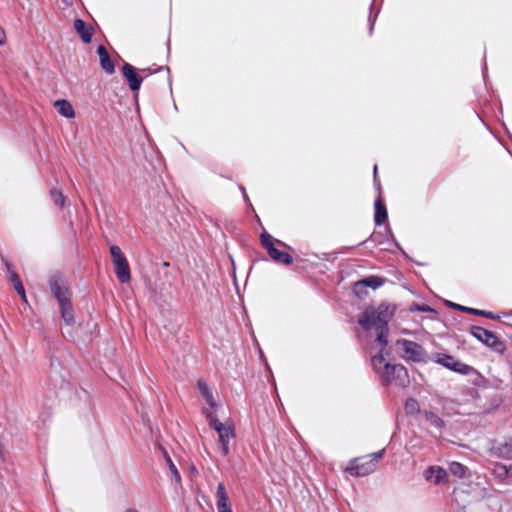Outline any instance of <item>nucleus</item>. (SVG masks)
Here are the masks:
<instances>
[{
	"instance_id": "1a4fd4ad",
	"label": "nucleus",
	"mask_w": 512,
	"mask_h": 512,
	"mask_svg": "<svg viewBox=\"0 0 512 512\" xmlns=\"http://www.w3.org/2000/svg\"><path fill=\"white\" fill-rule=\"evenodd\" d=\"M436 362L461 374H469L472 370L467 364L457 361L453 356L447 354H437Z\"/></svg>"
},
{
	"instance_id": "ddd939ff",
	"label": "nucleus",
	"mask_w": 512,
	"mask_h": 512,
	"mask_svg": "<svg viewBox=\"0 0 512 512\" xmlns=\"http://www.w3.org/2000/svg\"><path fill=\"white\" fill-rule=\"evenodd\" d=\"M383 283H384V280L382 278L377 277V276H370V277H367L363 280L356 282L354 284L353 290L356 295H360V288L370 287L373 289H377L380 286H382Z\"/></svg>"
},
{
	"instance_id": "dca6fc26",
	"label": "nucleus",
	"mask_w": 512,
	"mask_h": 512,
	"mask_svg": "<svg viewBox=\"0 0 512 512\" xmlns=\"http://www.w3.org/2000/svg\"><path fill=\"white\" fill-rule=\"evenodd\" d=\"M74 28L80 35L84 43H90L92 38L91 29L81 19H76L74 22Z\"/></svg>"
},
{
	"instance_id": "f3484780",
	"label": "nucleus",
	"mask_w": 512,
	"mask_h": 512,
	"mask_svg": "<svg viewBox=\"0 0 512 512\" xmlns=\"http://www.w3.org/2000/svg\"><path fill=\"white\" fill-rule=\"evenodd\" d=\"M55 107L58 113L66 118H73L75 116V111L73 106L66 100H57L55 102Z\"/></svg>"
},
{
	"instance_id": "9b49d317",
	"label": "nucleus",
	"mask_w": 512,
	"mask_h": 512,
	"mask_svg": "<svg viewBox=\"0 0 512 512\" xmlns=\"http://www.w3.org/2000/svg\"><path fill=\"white\" fill-rule=\"evenodd\" d=\"M424 478L426 481L435 485H441L448 481L447 471L440 466H430L424 471Z\"/></svg>"
},
{
	"instance_id": "20e7f679",
	"label": "nucleus",
	"mask_w": 512,
	"mask_h": 512,
	"mask_svg": "<svg viewBox=\"0 0 512 512\" xmlns=\"http://www.w3.org/2000/svg\"><path fill=\"white\" fill-rule=\"evenodd\" d=\"M260 241L262 246L266 249L270 258L278 263L283 265H290L293 262V258L287 252L279 250L276 245L281 247H287L286 243L281 240L273 238L269 233L263 232L260 236ZM288 248H290L288 246Z\"/></svg>"
},
{
	"instance_id": "c9c22d12",
	"label": "nucleus",
	"mask_w": 512,
	"mask_h": 512,
	"mask_svg": "<svg viewBox=\"0 0 512 512\" xmlns=\"http://www.w3.org/2000/svg\"><path fill=\"white\" fill-rule=\"evenodd\" d=\"M65 3L69 4V1L68 0H63Z\"/></svg>"
},
{
	"instance_id": "0eeeda50",
	"label": "nucleus",
	"mask_w": 512,
	"mask_h": 512,
	"mask_svg": "<svg viewBox=\"0 0 512 512\" xmlns=\"http://www.w3.org/2000/svg\"><path fill=\"white\" fill-rule=\"evenodd\" d=\"M396 346L401 350L402 357L406 360L419 362L423 360L424 350L416 342L400 339L396 342Z\"/></svg>"
},
{
	"instance_id": "9d476101",
	"label": "nucleus",
	"mask_w": 512,
	"mask_h": 512,
	"mask_svg": "<svg viewBox=\"0 0 512 512\" xmlns=\"http://www.w3.org/2000/svg\"><path fill=\"white\" fill-rule=\"evenodd\" d=\"M122 73L124 78L128 82L130 89L133 92L138 91L143 82V77H141L138 74L136 68L129 63H124V65L122 66Z\"/></svg>"
},
{
	"instance_id": "412c9836",
	"label": "nucleus",
	"mask_w": 512,
	"mask_h": 512,
	"mask_svg": "<svg viewBox=\"0 0 512 512\" xmlns=\"http://www.w3.org/2000/svg\"><path fill=\"white\" fill-rule=\"evenodd\" d=\"M425 419L434 427L440 429L444 426L443 420L435 413L425 411L424 413Z\"/></svg>"
},
{
	"instance_id": "2f4dec72",
	"label": "nucleus",
	"mask_w": 512,
	"mask_h": 512,
	"mask_svg": "<svg viewBox=\"0 0 512 512\" xmlns=\"http://www.w3.org/2000/svg\"><path fill=\"white\" fill-rule=\"evenodd\" d=\"M241 190L243 192V196H244V199L247 201L248 200V197H247V194H246V191L243 187H241Z\"/></svg>"
},
{
	"instance_id": "c756f323",
	"label": "nucleus",
	"mask_w": 512,
	"mask_h": 512,
	"mask_svg": "<svg viewBox=\"0 0 512 512\" xmlns=\"http://www.w3.org/2000/svg\"><path fill=\"white\" fill-rule=\"evenodd\" d=\"M369 22H370V29H369V31H370V34H371L372 31H373V26H374V19H372L371 16L369 17Z\"/></svg>"
},
{
	"instance_id": "7c9ffc66",
	"label": "nucleus",
	"mask_w": 512,
	"mask_h": 512,
	"mask_svg": "<svg viewBox=\"0 0 512 512\" xmlns=\"http://www.w3.org/2000/svg\"><path fill=\"white\" fill-rule=\"evenodd\" d=\"M373 173H374V182L379 185L377 183V165L374 166V169H373Z\"/></svg>"
},
{
	"instance_id": "f704fd0d",
	"label": "nucleus",
	"mask_w": 512,
	"mask_h": 512,
	"mask_svg": "<svg viewBox=\"0 0 512 512\" xmlns=\"http://www.w3.org/2000/svg\"><path fill=\"white\" fill-rule=\"evenodd\" d=\"M483 76H486V68L484 69Z\"/></svg>"
},
{
	"instance_id": "5701e85b",
	"label": "nucleus",
	"mask_w": 512,
	"mask_h": 512,
	"mask_svg": "<svg viewBox=\"0 0 512 512\" xmlns=\"http://www.w3.org/2000/svg\"><path fill=\"white\" fill-rule=\"evenodd\" d=\"M449 471L459 477V478H462L465 476V473H466V467L464 465H462L461 463L459 462H452L450 465H449Z\"/></svg>"
},
{
	"instance_id": "4be33fe9",
	"label": "nucleus",
	"mask_w": 512,
	"mask_h": 512,
	"mask_svg": "<svg viewBox=\"0 0 512 512\" xmlns=\"http://www.w3.org/2000/svg\"><path fill=\"white\" fill-rule=\"evenodd\" d=\"M494 474L498 478H506L512 475V467H507L503 464H496L494 467Z\"/></svg>"
},
{
	"instance_id": "a211bd4d",
	"label": "nucleus",
	"mask_w": 512,
	"mask_h": 512,
	"mask_svg": "<svg viewBox=\"0 0 512 512\" xmlns=\"http://www.w3.org/2000/svg\"><path fill=\"white\" fill-rule=\"evenodd\" d=\"M387 210L385 205L380 199L375 201V215L374 220L376 225H381L387 220Z\"/></svg>"
},
{
	"instance_id": "473e14b6",
	"label": "nucleus",
	"mask_w": 512,
	"mask_h": 512,
	"mask_svg": "<svg viewBox=\"0 0 512 512\" xmlns=\"http://www.w3.org/2000/svg\"><path fill=\"white\" fill-rule=\"evenodd\" d=\"M364 290L365 288H360V295H358L359 297H362L366 293Z\"/></svg>"
},
{
	"instance_id": "6ab92c4d",
	"label": "nucleus",
	"mask_w": 512,
	"mask_h": 512,
	"mask_svg": "<svg viewBox=\"0 0 512 512\" xmlns=\"http://www.w3.org/2000/svg\"><path fill=\"white\" fill-rule=\"evenodd\" d=\"M10 280L13 283L14 288L18 292V294L21 295L23 300H26L25 289L21 283L19 276L15 272L11 271Z\"/></svg>"
},
{
	"instance_id": "c85d7f7f",
	"label": "nucleus",
	"mask_w": 512,
	"mask_h": 512,
	"mask_svg": "<svg viewBox=\"0 0 512 512\" xmlns=\"http://www.w3.org/2000/svg\"><path fill=\"white\" fill-rule=\"evenodd\" d=\"M5 43V32L3 28L0 26V45Z\"/></svg>"
},
{
	"instance_id": "f03ea898",
	"label": "nucleus",
	"mask_w": 512,
	"mask_h": 512,
	"mask_svg": "<svg viewBox=\"0 0 512 512\" xmlns=\"http://www.w3.org/2000/svg\"><path fill=\"white\" fill-rule=\"evenodd\" d=\"M49 286L53 296L57 299L63 321L72 326L75 323L74 312L71 305V292L67 281L59 274H53L49 279Z\"/></svg>"
},
{
	"instance_id": "423d86ee",
	"label": "nucleus",
	"mask_w": 512,
	"mask_h": 512,
	"mask_svg": "<svg viewBox=\"0 0 512 512\" xmlns=\"http://www.w3.org/2000/svg\"><path fill=\"white\" fill-rule=\"evenodd\" d=\"M110 255L117 279L121 283H128L131 280L130 267L120 247L117 245H111Z\"/></svg>"
},
{
	"instance_id": "7ed1b4c3",
	"label": "nucleus",
	"mask_w": 512,
	"mask_h": 512,
	"mask_svg": "<svg viewBox=\"0 0 512 512\" xmlns=\"http://www.w3.org/2000/svg\"><path fill=\"white\" fill-rule=\"evenodd\" d=\"M210 428L218 434L219 444L223 456L229 454L230 440L235 437V427L231 421L221 422L215 415V411L204 410Z\"/></svg>"
},
{
	"instance_id": "cd10ccee",
	"label": "nucleus",
	"mask_w": 512,
	"mask_h": 512,
	"mask_svg": "<svg viewBox=\"0 0 512 512\" xmlns=\"http://www.w3.org/2000/svg\"><path fill=\"white\" fill-rule=\"evenodd\" d=\"M169 463H170L171 472L173 473L174 476H176L179 479L180 478L179 473H178L175 465L172 463V461L170 459H169Z\"/></svg>"
},
{
	"instance_id": "2eb2a0df",
	"label": "nucleus",
	"mask_w": 512,
	"mask_h": 512,
	"mask_svg": "<svg viewBox=\"0 0 512 512\" xmlns=\"http://www.w3.org/2000/svg\"><path fill=\"white\" fill-rule=\"evenodd\" d=\"M197 387L199 389L201 396L206 400L207 404L210 406V409H208V410L215 411L217 404L214 400L213 394L210 391L207 383L203 380H198Z\"/></svg>"
},
{
	"instance_id": "4468645a",
	"label": "nucleus",
	"mask_w": 512,
	"mask_h": 512,
	"mask_svg": "<svg viewBox=\"0 0 512 512\" xmlns=\"http://www.w3.org/2000/svg\"><path fill=\"white\" fill-rule=\"evenodd\" d=\"M97 53L100 59L101 68L109 75L115 72V66L113 61L111 60L106 48L103 45H100L97 48Z\"/></svg>"
},
{
	"instance_id": "39448f33",
	"label": "nucleus",
	"mask_w": 512,
	"mask_h": 512,
	"mask_svg": "<svg viewBox=\"0 0 512 512\" xmlns=\"http://www.w3.org/2000/svg\"><path fill=\"white\" fill-rule=\"evenodd\" d=\"M384 449L372 453L366 457L355 459L350 462L347 471L352 476L363 477L371 474L376 469L377 462L383 457Z\"/></svg>"
},
{
	"instance_id": "393cba45",
	"label": "nucleus",
	"mask_w": 512,
	"mask_h": 512,
	"mask_svg": "<svg viewBox=\"0 0 512 512\" xmlns=\"http://www.w3.org/2000/svg\"><path fill=\"white\" fill-rule=\"evenodd\" d=\"M449 305L451 307L459 310V311L466 312V313H469V314L478 315V313H479V309L462 306V305L455 304V303H452V302H449Z\"/></svg>"
},
{
	"instance_id": "f8f14e48",
	"label": "nucleus",
	"mask_w": 512,
	"mask_h": 512,
	"mask_svg": "<svg viewBox=\"0 0 512 512\" xmlns=\"http://www.w3.org/2000/svg\"><path fill=\"white\" fill-rule=\"evenodd\" d=\"M216 499V506L218 512H232L228 495L226 493L225 486L223 483H219L217 486Z\"/></svg>"
},
{
	"instance_id": "f257e3e1",
	"label": "nucleus",
	"mask_w": 512,
	"mask_h": 512,
	"mask_svg": "<svg viewBox=\"0 0 512 512\" xmlns=\"http://www.w3.org/2000/svg\"><path fill=\"white\" fill-rule=\"evenodd\" d=\"M395 313L393 305L382 303L378 307H368L360 316L358 323L365 331H376V338L368 348L371 357V365L374 371L380 376L384 385L396 384L405 386L408 381V373L404 366L391 364L387 361L389 352L386 351L388 344V323Z\"/></svg>"
},
{
	"instance_id": "b1692460",
	"label": "nucleus",
	"mask_w": 512,
	"mask_h": 512,
	"mask_svg": "<svg viewBox=\"0 0 512 512\" xmlns=\"http://www.w3.org/2000/svg\"><path fill=\"white\" fill-rule=\"evenodd\" d=\"M51 199L53 200L54 204L63 207L66 201V197L63 195V193L57 189H52L50 191Z\"/></svg>"
},
{
	"instance_id": "72a5a7b5",
	"label": "nucleus",
	"mask_w": 512,
	"mask_h": 512,
	"mask_svg": "<svg viewBox=\"0 0 512 512\" xmlns=\"http://www.w3.org/2000/svg\"><path fill=\"white\" fill-rule=\"evenodd\" d=\"M125 512H138V511H137V510H135V509H128V510H126Z\"/></svg>"
},
{
	"instance_id": "6e6552de",
	"label": "nucleus",
	"mask_w": 512,
	"mask_h": 512,
	"mask_svg": "<svg viewBox=\"0 0 512 512\" xmlns=\"http://www.w3.org/2000/svg\"><path fill=\"white\" fill-rule=\"evenodd\" d=\"M470 333L481 343L485 344L488 347L497 348L500 345V341L498 337L491 331L480 327V326H471Z\"/></svg>"
},
{
	"instance_id": "aec40b11",
	"label": "nucleus",
	"mask_w": 512,
	"mask_h": 512,
	"mask_svg": "<svg viewBox=\"0 0 512 512\" xmlns=\"http://www.w3.org/2000/svg\"><path fill=\"white\" fill-rule=\"evenodd\" d=\"M407 415H415L420 412L419 403L414 398H408L404 406Z\"/></svg>"
},
{
	"instance_id": "bb28decb",
	"label": "nucleus",
	"mask_w": 512,
	"mask_h": 512,
	"mask_svg": "<svg viewBox=\"0 0 512 512\" xmlns=\"http://www.w3.org/2000/svg\"><path fill=\"white\" fill-rule=\"evenodd\" d=\"M478 316H483L489 319H499V317L494 315L492 312L485 310H479Z\"/></svg>"
},
{
	"instance_id": "a878e982",
	"label": "nucleus",
	"mask_w": 512,
	"mask_h": 512,
	"mask_svg": "<svg viewBox=\"0 0 512 512\" xmlns=\"http://www.w3.org/2000/svg\"><path fill=\"white\" fill-rule=\"evenodd\" d=\"M412 311H421V312H430V313H434L435 310L429 306H426V305H414L412 308H411Z\"/></svg>"
}]
</instances>
